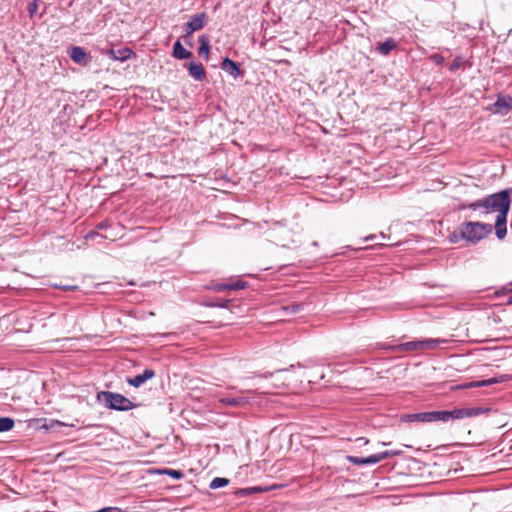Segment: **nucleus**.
<instances>
[{"instance_id":"48","label":"nucleus","mask_w":512,"mask_h":512,"mask_svg":"<svg viewBox=\"0 0 512 512\" xmlns=\"http://www.w3.org/2000/svg\"><path fill=\"white\" fill-rule=\"evenodd\" d=\"M346 458H347V460H348V461H350V462H352V461H353L352 456H347Z\"/></svg>"},{"instance_id":"12","label":"nucleus","mask_w":512,"mask_h":512,"mask_svg":"<svg viewBox=\"0 0 512 512\" xmlns=\"http://www.w3.org/2000/svg\"><path fill=\"white\" fill-rule=\"evenodd\" d=\"M154 376L155 371L153 369L147 368L141 374L128 378L127 383L135 388H138L146 381L152 379Z\"/></svg>"},{"instance_id":"49","label":"nucleus","mask_w":512,"mask_h":512,"mask_svg":"<svg viewBox=\"0 0 512 512\" xmlns=\"http://www.w3.org/2000/svg\"><path fill=\"white\" fill-rule=\"evenodd\" d=\"M361 249H363V247H361V246H359V247H357V248H356V247H354V251H356V250H361Z\"/></svg>"},{"instance_id":"41","label":"nucleus","mask_w":512,"mask_h":512,"mask_svg":"<svg viewBox=\"0 0 512 512\" xmlns=\"http://www.w3.org/2000/svg\"><path fill=\"white\" fill-rule=\"evenodd\" d=\"M494 378L497 380V384H498V383L508 381L510 379V376L507 374H503V375H500L499 377H494Z\"/></svg>"},{"instance_id":"25","label":"nucleus","mask_w":512,"mask_h":512,"mask_svg":"<svg viewBox=\"0 0 512 512\" xmlns=\"http://www.w3.org/2000/svg\"><path fill=\"white\" fill-rule=\"evenodd\" d=\"M304 308V305L301 303H292L282 307V310L287 314H297L301 312Z\"/></svg>"},{"instance_id":"17","label":"nucleus","mask_w":512,"mask_h":512,"mask_svg":"<svg viewBox=\"0 0 512 512\" xmlns=\"http://www.w3.org/2000/svg\"><path fill=\"white\" fill-rule=\"evenodd\" d=\"M397 47V43L393 38H387L384 42L379 43L376 51L381 55H388L392 50Z\"/></svg>"},{"instance_id":"21","label":"nucleus","mask_w":512,"mask_h":512,"mask_svg":"<svg viewBox=\"0 0 512 512\" xmlns=\"http://www.w3.org/2000/svg\"><path fill=\"white\" fill-rule=\"evenodd\" d=\"M231 302H232V300H230V299L218 298V299L211 300V301H205V302L202 303V305L205 306V307H209V308H224V309H227Z\"/></svg>"},{"instance_id":"42","label":"nucleus","mask_w":512,"mask_h":512,"mask_svg":"<svg viewBox=\"0 0 512 512\" xmlns=\"http://www.w3.org/2000/svg\"><path fill=\"white\" fill-rule=\"evenodd\" d=\"M353 173H354V182H356L357 179L363 175L361 169H359V168H354Z\"/></svg>"},{"instance_id":"28","label":"nucleus","mask_w":512,"mask_h":512,"mask_svg":"<svg viewBox=\"0 0 512 512\" xmlns=\"http://www.w3.org/2000/svg\"><path fill=\"white\" fill-rule=\"evenodd\" d=\"M457 29L461 32H469L467 36H476L475 28L467 23H458Z\"/></svg>"},{"instance_id":"26","label":"nucleus","mask_w":512,"mask_h":512,"mask_svg":"<svg viewBox=\"0 0 512 512\" xmlns=\"http://www.w3.org/2000/svg\"><path fill=\"white\" fill-rule=\"evenodd\" d=\"M467 63H468V61L466 59H464L462 56H456L454 58L453 62L451 63V65L449 66V70L451 72H455V71L459 70L460 68H462Z\"/></svg>"},{"instance_id":"31","label":"nucleus","mask_w":512,"mask_h":512,"mask_svg":"<svg viewBox=\"0 0 512 512\" xmlns=\"http://www.w3.org/2000/svg\"><path fill=\"white\" fill-rule=\"evenodd\" d=\"M369 443V440L365 437H357L354 439V447H362Z\"/></svg>"},{"instance_id":"6","label":"nucleus","mask_w":512,"mask_h":512,"mask_svg":"<svg viewBox=\"0 0 512 512\" xmlns=\"http://www.w3.org/2000/svg\"><path fill=\"white\" fill-rule=\"evenodd\" d=\"M208 22V15L205 12L195 14L190 17L188 22L184 25L185 35L183 39L187 42V37H191V35L201 30Z\"/></svg>"},{"instance_id":"34","label":"nucleus","mask_w":512,"mask_h":512,"mask_svg":"<svg viewBox=\"0 0 512 512\" xmlns=\"http://www.w3.org/2000/svg\"><path fill=\"white\" fill-rule=\"evenodd\" d=\"M380 347L381 349L389 351L401 352V349L397 347V344H381Z\"/></svg>"},{"instance_id":"40","label":"nucleus","mask_w":512,"mask_h":512,"mask_svg":"<svg viewBox=\"0 0 512 512\" xmlns=\"http://www.w3.org/2000/svg\"><path fill=\"white\" fill-rule=\"evenodd\" d=\"M459 239H461L460 232L459 233L453 232L449 236V240H450L451 243H456Z\"/></svg>"},{"instance_id":"1","label":"nucleus","mask_w":512,"mask_h":512,"mask_svg":"<svg viewBox=\"0 0 512 512\" xmlns=\"http://www.w3.org/2000/svg\"><path fill=\"white\" fill-rule=\"evenodd\" d=\"M511 198L508 191H499L487 195L481 199L467 204V208L473 211L482 209L483 214L490 212H497L495 220V235L498 239L502 240L507 234V217L510 211Z\"/></svg>"},{"instance_id":"27","label":"nucleus","mask_w":512,"mask_h":512,"mask_svg":"<svg viewBox=\"0 0 512 512\" xmlns=\"http://www.w3.org/2000/svg\"><path fill=\"white\" fill-rule=\"evenodd\" d=\"M229 484V479L223 477H215L209 484V488L218 489Z\"/></svg>"},{"instance_id":"3","label":"nucleus","mask_w":512,"mask_h":512,"mask_svg":"<svg viewBox=\"0 0 512 512\" xmlns=\"http://www.w3.org/2000/svg\"><path fill=\"white\" fill-rule=\"evenodd\" d=\"M97 400L103 404L105 408L116 411H129L136 406L130 399L122 394L110 391L98 392Z\"/></svg>"},{"instance_id":"23","label":"nucleus","mask_w":512,"mask_h":512,"mask_svg":"<svg viewBox=\"0 0 512 512\" xmlns=\"http://www.w3.org/2000/svg\"><path fill=\"white\" fill-rule=\"evenodd\" d=\"M155 472L158 474L168 475L171 478L176 479V480L182 479L185 476L183 471L169 469V468L159 469V470H156Z\"/></svg>"},{"instance_id":"46","label":"nucleus","mask_w":512,"mask_h":512,"mask_svg":"<svg viewBox=\"0 0 512 512\" xmlns=\"http://www.w3.org/2000/svg\"><path fill=\"white\" fill-rule=\"evenodd\" d=\"M503 191H508V195L510 196V194H512V187L508 188V189H504Z\"/></svg>"},{"instance_id":"10","label":"nucleus","mask_w":512,"mask_h":512,"mask_svg":"<svg viewBox=\"0 0 512 512\" xmlns=\"http://www.w3.org/2000/svg\"><path fill=\"white\" fill-rule=\"evenodd\" d=\"M221 69L232 76L234 79L242 77L244 71L240 68V65L231 60L228 57H225L220 65Z\"/></svg>"},{"instance_id":"39","label":"nucleus","mask_w":512,"mask_h":512,"mask_svg":"<svg viewBox=\"0 0 512 512\" xmlns=\"http://www.w3.org/2000/svg\"><path fill=\"white\" fill-rule=\"evenodd\" d=\"M273 374H274L273 372H265V373L255 372L253 374V377L269 378V377H272Z\"/></svg>"},{"instance_id":"44","label":"nucleus","mask_w":512,"mask_h":512,"mask_svg":"<svg viewBox=\"0 0 512 512\" xmlns=\"http://www.w3.org/2000/svg\"><path fill=\"white\" fill-rule=\"evenodd\" d=\"M506 304L512 305V294L507 298Z\"/></svg>"},{"instance_id":"22","label":"nucleus","mask_w":512,"mask_h":512,"mask_svg":"<svg viewBox=\"0 0 512 512\" xmlns=\"http://www.w3.org/2000/svg\"><path fill=\"white\" fill-rule=\"evenodd\" d=\"M494 384H497V380L494 377H492V378H488V379H484V380L472 381V382L466 383L463 385V388H467V389L468 388H478V387L491 386Z\"/></svg>"},{"instance_id":"36","label":"nucleus","mask_w":512,"mask_h":512,"mask_svg":"<svg viewBox=\"0 0 512 512\" xmlns=\"http://www.w3.org/2000/svg\"><path fill=\"white\" fill-rule=\"evenodd\" d=\"M54 287L60 288L65 291H72V290L78 289V286H76V285H57V284H55Z\"/></svg>"},{"instance_id":"5","label":"nucleus","mask_w":512,"mask_h":512,"mask_svg":"<svg viewBox=\"0 0 512 512\" xmlns=\"http://www.w3.org/2000/svg\"><path fill=\"white\" fill-rule=\"evenodd\" d=\"M402 422L412 423V422H438L442 421L441 410L440 411H427V412H419V413H411L405 414L401 417Z\"/></svg>"},{"instance_id":"7","label":"nucleus","mask_w":512,"mask_h":512,"mask_svg":"<svg viewBox=\"0 0 512 512\" xmlns=\"http://www.w3.org/2000/svg\"><path fill=\"white\" fill-rule=\"evenodd\" d=\"M248 283L242 280L228 281V282H211L207 289L215 292H223L226 290H241L245 289Z\"/></svg>"},{"instance_id":"32","label":"nucleus","mask_w":512,"mask_h":512,"mask_svg":"<svg viewBox=\"0 0 512 512\" xmlns=\"http://www.w3.org/2000/svg\"><path fill=\"white\" fill-rule=\"evenodd\" d=\"M93 512H123V510L117 506H109V507H104V508H101V509H99L97 511H93Z\"/></svg>"},{"instance_id":"15","label":"nucleus","mask_w":512,"mask_h":512,"mask_svg":"<svg viewBox=\"0 0 512 512\" xmlns=\"http://www.w3.org/2000/svg\"><path fill=\"white\" fill-rule=\"evenodd\" d=\"M381 460L380 453L372 454L367 457L354 456V466L374 465Z\"/></svg>"},{"instance_id":"43","label":"nucleus","mask_w":512,"mask_h":512,"mask_svg":"<svg viewBox=\"0 0 512 512\" xmlns=\"http://www.w3.org/2000/svg\"><path fill=\"white\" fill-rule=\"evenodd\" d=\"M240 493H241V494H245V495H247V494H249V493H250V489H248V488H247V489H242V490L240 491Z\"/></svg>"},{"instance_id":"35","label":"nucleus","mask_w":512,"mask_h":512,"mask_svg":"<svg viewBox=\"0 0 512 512\" xmlns=\"http://www.w3.org/2000/svg\"><path fill=\"white\" fill-rule=\"evenodd\" d=\"M500 293H502V294H506V293L511 294L512 293V282H509V283L505 284L501 288V290L499 292H497V295H499Z\"/></svg>"},{"instance_id":"16","label":"nucleus","mask_w":512,"mask_h":512,"mask_svg":"<svg viewBox=\"0 0 512 512\" xmlns=\"http://www.w3.org/2000/svg\"><path fill=\"white\" fill-rule=\"evenodd\" d=\"M423 348L428 350H435L441 346H445L450 343V340L443 338H429L422 339Z\"/></svg>"},{"instance_id":"4","label":"nucleus","mask_w":512,"mask_h":512,"mask_svg":"<svg viewBox=\"0 0 512 512\" xmlns=\"http://www.w3.org/2000/svg\"><path fill=\"white\" fill-rule=\"evenodd\" d=\"M490 412L489 408L483 407H462L453 410H441L442 422H449L463 418L477 417Z\"/></svg>"},{"instance_id":"18","label":"nucleus","mask_w":512,"mask_h":512,"mask_svg":"<svg viewBox=\"0 0 512 512\" xmlns=\"http://www.w3.org/2000/svg\"><path fill=\"white\" fill-rule=\"evenodd\" d=\"M173 56L179 60H185L192 56V53L183 47L181 42L177 40L173 45Z\"/></svg>"},{"instance_id":"9","label":"nucleus","mask_w":512,"mask_h":512,"mask_svg":"<svg viewBox=\"0 0 512 512\" xmlns=\"http://www.w3.org/2000/svg\"><path fill=\"white\" fill-rule=\"evenodd\" d=\"M107 55L112 60L125 62L135 56V53L132 49L123 47L119 49L110 48L107 50Z\"/></svg>"},{"instance_id":"13","label":"nucleus","mask_w":512,"mask_h":512,"mask_svg":"<svg viewBox=\"0 0 512 512\" xmlns=\"http://www.w3.org/2000/svg\"><path fill=\"white\" fill-rule=\"evenodd\" d=\"M189 75L196 81L202 82L206 78V71L201 63L190 62L187 64Z\"/></svg>"},{"instance_id":"20","label":"nucleus","mask_w":512,"mask_h":512,"mask_svg":"<svg viewBox=\"0 0 512 512\" xmlns=\"http://www.w3.org/2000/svg\"><path fill=\"white\" fill-rule=\"evenodd\" d=\"M199 44H200V46L198 48V54L200 56H204L205 59L207 60L209 57V52H210V43H209L208 36L201 35L199 37Z\"/></svg>"},{"instance_id":"47","label":"nucleus","mask_w":512,"mask_h":512,"mask_svg":"<svg viewBox=\"0 0 512 512\" xmlns=\"http://www.w3.org/2000/svg\"><path fill=\"white\" fill-rule=\"evenodd\" d=\"M185 43H186V44H188V45H190V46H192V43H191V41H190V37H187V42H185Z\"/></svg>"},{"instance_id":"2","label":"nucleus","mask_w":512,"mask_h":512,"mask_svg":"<svg viewBox=\"0 0 512 512\" xmlns=\"http://www.w3.org/2000/svg\"><path fill=\"white\" fill-rule=\"evenodd\" d=\"M492 233V225L483 222H464L460 225V237L468 243L476 244Z\"/></svg>"},{"instance_id":"14","label":"nucleus","mask_w":512,"mask_h":512,"mask_svg":"<svg viewBox=\"0 0 512 512\" xmlns=\"http://www.w3.org/2000/svg\"><path fill=\"white\" fill-rule=\"evenodd\" d=\"M219 403L231 407H245L251 403L248 397H221Z\"/></svg>"},{"instance_id":"11","label":"nucleus","mask_w":512,"mask_h":512,"mask_svg":"<svg viewBox=\"0 0 512 512\" xmlns=\"http://www.w3.org/2000/svg\"><path fill=\"white\" fill-rule=\"evenodd\" d=\"M494 113L506 115L512 107V97L507 95H498L493 103Z\"/></svg>"},{"instance_id":"37","label":"nucleus","mask_w":512,"mask_h":512,"mask_svg":"<svg viewBox=\"0 0 512 512\" xmlns=\"http://www.w3.org/2000/svg\"><path fill=\"white\" fill-rule=\"evenodd\" d=\"M111 226L110 222L108 220L102 221L96 225V229L98 230H104Z\"/></svg>"},{"instance_id":"45","label":"nucleus","mask_w":512,"mask_h":512,"mask_svg":"<svg viewBox=\"0 0 512 512\" xmlns=\"http://www.w3.org/2000/svg\"><path fill=\"white\" fill-rule=\"evenodd\" d=\"M374 238H375L374 235H370V236L366 237L365 239H362V242H365L367 240H371V239H374Z\"/></svg>"},{"instance_id":"33","label":"nucleus","mask_w":512,"mask_h":512,"mask_svg":"<svg viewBox=\"0 0 512 512\" xmlns=\"http://www.w3.org/2000/svg\"><path fill=\"white\" fill-rule=\"evenodd\" d=\"M430 59L436 64V65H442L445 61L444 56L440 54H433L431 55Z\"/></svg>"},{"instance_id":"19","label":"nucleus","mask_w":512,"mask_h":512,"mask_svg":"<svg viewBox=\"0 0 512 512\" xmlns=\"http://www.w3.org/2000/svg\"><path fill=\"white\" fill-rule=\"evenodd\" d=\"M397 347L401 349V352L424 350L422 339L399 343Z\"/></svg>"},{"instance_id":"38","label":"nucleus","mask_w":512,"mask_h":512,"mask_svg":"<svg viewBox=\"0 0 512 512\" xmlns=\"http://www.w3.org/2000/svg\"><path fill=\"white\" fill-rule=\"evenodd\" d=\"M96 237H102L97 231H89L86 235H85V239L86 240H93L94 238Z\"/></svg>"},{"instance_id":"30","label":"nucleus","mask_w":512,"mask_h":512,"mask_svg":"<svg viewBox=\"0 0 512 512\" xmlns=\"http://www.w3.org/2000/svg\"><path fill=\"white\" fill-rule=\"evenodd\" d=\"M37 10H38V0H32L31 2L28 3L27 12L31 18L35 15Z\"/></svg>"},{"instance_id":"24","label":"nucleus","mask_w":512,"mask_h":512,"mask_svg":"<svg viewBox=\"0 0 512 512\" xmlns=\"http://www.w3.org/2000/svg\"><path fill=\"white\" fill-rule=\"evenodd\" d=\"M15 421L11 417H0V433L8 432L13 429Z\"/></svg>"},{"instance_id":"29","label":"nucleus","mask_w":512,"mask_h":512,"mask_svg":"<svg viewBox=\"0 0 512 512\" xmlns=\"http://www.w3.org/2000/svg\"><path fill=\"white\" fill-rule=\"evenodd\" d=\"M380 453V458L381 460H384V459H387V458H390V457H393V456H398L402 453V451L400 450H386V451H382V452H379Z\"/></svg>"},{"instance_id":"8","label":"nucleus","mask_w":512,"mask_h":512,"mask_svg":"<svg viewBox=\"0 0 512 512\" xmlns=\"http://www.w3.org/2000/svg\"><path fill=\"white\" fill-rule=\"evenodd\" d=\"M68 55L73 62L86 66L91 61L90 55L80 46H72L68 50Z\"/></svg>"}]
</instances>
